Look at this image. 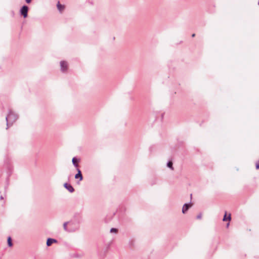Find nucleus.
<instances>
[{"label":"nucleus","instance_id":"a211bd4d","mask_svg":"<svg viewBox=\"0 0 259 259\" xmlns=\"http://www.w3.org/2000/svg\"><path fill=\"white\" fill-rule=\"evenodd\" d=\"M0 199H1V200H3V199H4V197H3L2 195H1V196H0Z\"/></svg>","mask_w":259,"mask_h":259},{"label":"nucleus","instance_id":"dca6fc26","mask_svg":"<svg viewBox=\"0 0 259 259\" xmlns=\"http://www.w3.org/2000/svg\"><path fill=\"white\" fill-rule=\"evenodd\" d=\"M201 217H202V214H201V213H200V214H199L197 216V219H201Z\"/></svg>","mask_w":259,"mask_h":259},{"label":"nucleus","instance_id":"6ab92c4d","mask_svg":"<svg viewBox=\"0 0 259 259\" xmlns=\"http://www.w3.org/2000/svg\"><path fill=\"white\" fill-rule=\"evenodd\" d=\"M195 34L194 33V34H192V37H194V36H195Z\"/></svg>","mask_w":259,"mask_h":259},{"label":"nucleus","instance_id":"20e7f679","mask_svg":"<svg viewBox=\"0 0 259 259\" xmlns=\"http://www.w3.org/2000/svg\"><path fill=\"white\" fill-rule=\"evenodd\" d=\"M61 70L62 72H65L67 69V63L65 61H62L60 62Z\"/></svg>","mask_w":259,"mask_h":259},{"label":"nucleus","instance_id":"f3484780","mask_svg":"<svg viewBox=\"0 0 259 259\" xmlns=\"http://www.w3.org/2000/svg\"><path fill=\"white\" fill-rule=\"evenodd\" d=\"M26 2L27 3H30L31 1V0H25Z\"/></svg>","mask_w":259,"mask_h":259},{"label":"nucleus","instance_id":"0eeeda50","mask_svg":"<svg viewBox=\"0 0 259 259\" xmlns=\"http://www.w3.org/2000/svg\"><path fill=\"white\" fill-rule=\"evenodd\" d=\"M191 206V204L185 203L183 206L182 212L185 213Z\"/></svg>","mask_w":259,"mask_h":259},{"label":"nucleus","instance_id":"7ed1b4c3","mask_svg":"<svg viewBox=\"0 0 259 259\" xmlns=\"http://www.w3.org/2000/svg\"><path fill=\"white\" fill-rule=\"evenodd\" d=\"M28 11V7L27 6H23L20 9V12L21 15L23 16L24 18H26L27 17V13Z\"/></svg>","mask_w":259,"mask_h":259},{"label":"nucleus","instance_id":"f257e3e1","mask_svg":"<svg viewBox=\"0 0 259 259\" xmlns=\"http://www.w3.org/2000/svg\"><path fill=\"white\" fill-rule=\"evenodd\" d=\"M18 118V115L11 110H10L8 115L6 117V120L7 121L6 129H8L10 126H12Z\"/></svg>","mask_w":259,"mask_h":259},{"label":"nucleus","instance_id":"4468645a","mask_svg":"<svg viewBox=\"0 0 259 259\" xmlns=\"http://www.w3.org/2000/svg\"><path fill=\"white\" fill-rule=\"evenodd\" d=\"M111 233H117V229L116 228H111L110 230Z\"/></svg>","mask_w":259,"mask_h":259},{"label":"nucleus","instance_id":"aec40b11","mask_svg":"<svg viewBox=\"0 0 259 259\" xmlns=\"http://www.w3.org/2000/svg\"><path fill=\"white\" fill-rule=\"evenodd\" d=\"M229 223L227 224V227H228L229 226Z\"/></svg>","mask_w":259,"mask_h":259},{"label":"nucleus","instance_id":"412c9836","mask_svg":"<svg viewBox=\"0 0 259 259\" xmlns=\"http://www.w3.org/2000/svg\"><path fill=\"white\" fill-rule=\"evenodd\" d=\"M258 5H259V0H258Z\"/></svg>","mask_w":259,"mask_h":259},{"label":"nucleus","instance_id":"ddd939ff","mask_svg":"<svg viewBox=\"0 0 259 259\" xmlns=\"http://www.w3.org/2000/svg\"><path fill=\"white\" fill-rule=\"evenodd\" d=\"M8 245L10 247H11L13 245L11 237H9L8 238Z\"/></svg>","mask_w":259,"mask_h":259},{"label":"nucleus","instance_id":"f8f14e48","mask_svg":"<svg viewBox=\"0 0 259 259\" xmlns=\"http://www.w3.org/2000/svg\"><path fill=\"white\" fill-rule=\"evenodd\" d=\"M167 166L169 168H170L171 170H174V167L172 166V161H168L167 163Z\"/></svg>","mask_w":259,"mask_h":259},{"label":"nucleus","instance_id":"39448f33","mask_svg":"<svg viewBox=\"0 0 259 259\" xmlns=\"http://www.w3.org/2000/svg\"><path fill=\"white\" fill-rule=\"evenodd\" d=\"M64 187L71 193H72L74 191V188L70 184L65 183L64 184Z\"/></svg>","mask_w":259,"mask_h":259},{"label":"nucleus","instance_id":"6e6552de","mask_svg":"<svg viewBox=\"0 0 259 259\" xmlns=\"http://www.w3.org/2000/svg\"><path fill=\"white\" fill-rule=\"evenodd\" d=\"M57 242V240H56V239H52V238H48V239H47V245L48 246H51V245H52V244L53 243H56V242Z\"/></svg>","mask_w":259,"mask_h":259},{"label":"nucleus","instance_id":"2eb2a0df","mask_svg":"<svg viewBox=\"0 0 259 259\" xmlns=\"http://www.w3.org/2000/svg\"><path fill=\"white\" fill-rule=\"evenodd\" d=\"M255 167L256 169H259V160L256 162Z\"/></svg>","mask_w":259,"mask_h":259},{"label":"nucleus","instance_id":"1a4fd4ad","mask_svg":"<svg viewBox=\"0 0 259 259\" xmlns=\"http://www.w3.org/2000/svg\"><path fill=\"white\" fill-rule=\"evenodd\" d=\"M57 7L58 9L60 12L62 11L64 8V6L63 5H61L60 4L59 2L58 3V4L57 5Z\"/></svg>","mask_w":259,"mask_h":259},{"label":"nucleus","instance_id":"423d86ee","mask_svg":"<svg viewBox=\"0 0 259 259\" xmlns=\"http://www.w3.org/2000/svg\"><path fill=\"white\" fill-rule=\"evenodd\" d=\"M77 173L75 175V179H79V181H81L83 179V177L81 172V171L79 169L77 168Z\"/></svg>","mask_w":259,"mask_h":259},{"label":"nucleus","instance_id":"9d476101","mask_svg":"<svg viewBox=\"0 0 259 259\" xmlns=\"http://www.w3.org/2000/svg\"><path fill=\"white\" fill-rule=\"evenodd\" d=\"M231 219V214H230L228 217H227V213H226L223 218V221H226L227 220L230 221Z\"/></svg>","mask_w":259,"mask_h":259},{"label":"nucleus","instance_id":"f03ea898","mask_svg":"<svg viewBox=\"0 0 259 259\" xmlns=\"http://www.w3.org/2000/svg\"><path fill=\"white\" fill-rule=\"evenodd\" d=\"M63 228L67 232H72L78 229L79 225L74 222H65L63 224Z\"/></svg>","mask_w":259,"mask_h":259},{"label":"nucleus","instance_id":"9b49d317","mask_svg":"<svg viewBox=\"0 0 259 259\" xmlns=\"http://www.w3.org/2000/svg\"><path fill=\"white\" fill-rule=\"evenodd\" d=\"M73 164L75 166L77 167L78 166V164L77 163V159L75 157H73L72 160Z\"/></svg>","mask_w":259,"mask_h":259}]
</instances>
